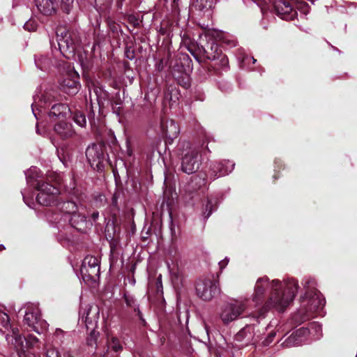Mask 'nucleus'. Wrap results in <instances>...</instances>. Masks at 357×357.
<instances>
[{
	"mask_svg": "<svg viewBox=\"0 0 357 357\" xmlns=\"http://www.w3.org/2000/svg\"><path fill=\"white\" fill-rule=\"evenodd\" d=\"M161 128L163 134L168 138L173 139L179 134L180 130L177 123L173 120H167L166 121H162Z\"/></svg>",
	"mask_w": 357,
	"mask_h": 357,
	"instance_id": "17",
	"label": "nucleus"
},
{
	"mask_svg": "<svg viewBox=\"0 0 357 357\" xmlns=\"http://www.w3.org/2000/svg\"><path fill=\"white\" fill-rule=\"evenodd\" d=\"M309 330L308 337L311 336V339L317 340L321 337V326L317 322L311 323L310 328H307Z\"/></svg>",
	"mask_w": 357,
	"mask_h": 357,
	"instance_id": "25",
	"label": "nucleus"
},
{
	"mask_svg": "<svg viewBox=\"0 0 357 357\" xmlns=\"http://www.w3.org/2000/svg\"><path fill=\"white\" fill-rule=\"evenodd\" d=\"M29 25H31V22H27L24 24V28L28 31H33L36 29L35 26H31V28H29Z\"/></svg>",
	"mask_w": 357,
	"mask_h": 357,
	"instance_id": "36",
	"label": "nucleus"
},
{
	"mask_svg": "<svg viewBox=\"0 0 357 357\" xmlns=\"http://www.w3.org/2000/svg\"><path fill=\"white\" fill-rule=\"evenodd\" d=\"M5 250V246L3 244H0V251Z\"/></svg>",
	"mask_w": 357,
	"mask_h": 357,
	"instance_id": "42",
	"label": "nucleus"
},
{
	"mask_svg": "<svg viewBox=\"0 0 357 357\" xmlns=\"http://www.w3.org/2000/svg\"><path fill=\"white\" fill-rule=\"evenodd\" d=\"M182 149L181 169L186 174H192L199 169L201 164L199 152L189 142H183Z\"/></svg>",
	"mask_w": 357,
	"mask_h": 357,
	"instance_id": "9",
	"label": "nucleus"
},
{
	"mask_svg": "<svg viewBox=\"0 0 357 357\" xmlns=\"http://www.w3.org/2000/svg\"><path fill=\"white\" fill-rule=\"evenodd\" d=\"M70 207L72 208V211L70 212L72 215L70 222L72 226L75 227V225L79 222H84L86 217L84 215L79 213V207L75 202L68 201V209Z\"/></svg>",
	"mask_w": 357,
	"mask_h": 357,
	"instance_id": "22",
	"label": "nucleus"
},
{
	"mask_svg": "<svg viewBox=\"0 0 357 357\" xmlns=\"http://www.w3.org/2000/svg\"><path fill=\"white\" fill-rule=\"evenodd\" d=\"M108 349H111L113 351L117 353L123 349V347L120 343L119 340L116 337H112L110 340L107 341Z\"/></svg>",
	"mask_w": 357,
	"mask_h": 357,
	"instance_id": "28",
	"label": "nucleus"
},
{
	"mask_svg": "<svg viewBox=\"0 0 357 357\" xmlns=\"http://www.w3.org/2000/svg\"><path fill=\"white\" fill-rule=\"evenodd\" d=\"M255 2H257L258 4L264 3L268 4L271 3V0H253Z\"/></svg>",
	"mask_w": 357,
	"mask_h": 357,
	"instance_id": "37",
	"label": "nucleus"
},
{
	"mask_svg": "<svg viewBox=\"0 0 357 357\" xmlns=\"http://www.w3.org/2000/svg\"><path fill=\"white\" fill-rule=\"evenodd\" d=\"M6 341L13 346L17 353H24L26 349L40 347L39 339L33 334H29L26 337L19 333L17 328H12V334H6Z\"/></svg>",
	"mask_w": 357,
	"mask_h": 357,
	"instance_id": "8",
	"label": "nucleus"
},
{
	"mask_svg": "<svg viewBox=\"0 0 357 357\" xmlns=\"http://www.w3.org/2000/svg\"><path fill=\"white\" fill-rule=\"evenodd\" d=\"M214 6V0H195L193 6L199 10H209Z\"/></svg>",
	"mask_w": 357,
	"mask_h": 357,
	"instance_id": "27",
	"label": "nucleus"
},
{
	"mask_svg": "<svg viewBox=\"0 0 357 357\" xmlns=\"http://www.w3.org/2000/svg\"><path fill=\"white\" fill-rule=\"evenodd\" d=\"M36 189L38 191L36 199L45 206H55L57 209H62L66 204L60 188L48 182L38 183Z\"/></svg>",
	"mask_w": 357,
	"mask_h": 357,
	"instance_id": "2",
	"label": "nucleus"
},
{
	"mask_svg": "<svg viewBox=\"0 0 357 357\" xmlns=\"http://www.w3.org/2000/svg\"><path fill=\"white\" fill-rule=\"evenodd\" d=\"M66 218L67 213L65 210H61V213H56L54 215V221L59 231L65 230Z\"/></svg>",
	"mask_w": 357,
	"mask_h": 357,
	"instance_id": "24",
	"label": "nucleus"
},
{
	"mask_svg": "<svg viewBox=\"0 0 357 357\" xmlns=\"http://www.w3.org/2000/svg\"><path fill=\"white\" fill-rule=\"evenodd\" d=\"M246 308V301L230 300L220 307L218 316L224 324H229L240 318Z\"/></svg>",
	"mask_w": 357,
	"mask_h": 357,
	"instance_id": "5",
	"label": "nucleus"
},
{
	"mask_svg": "<svg viewBox=\"0 0 357 357\" xmlns=\"http://www.w3.org/2000/svg\"><path fill=\"white\" fill-rule=\"evenodd\" d=\"M22 197H23V200L24 202V203L30 208H33V206L34 204V203L33 202V195H31V197H29V195L27 192L26 190H24L23 192H22Z\"/></svg>",
	"mask_w": 357,
	"mask_h": 357,
	"instance_id": "30",
	"label": "nucleus"
},
{
	"mask_svg": "<svg viewBox=\"0 0 357 357\" xmlns=\"http://www.w3.org/2000/svg\"><path fill=\"white\" fill-rule=\"evenodd\" d=\"M252 60H253V63L256 62V59H255L254 58H252Z\"/></svg>",
	"mask_w": 357,
	"mask_h": 357,
	"instance_id": "47",
	"label": "nucleus"
},
{
	"mask_svg": "<svg viewBox=\"0 0 357 357\" xmlns=\"http://www.w3.org/2000/svg\"><path fill=\"white\" fill-rule=\"evenodd\" d=\"M273 6L276 13L285 20H292L297 15L293 0H275Z\"/></svg>",
	"mask_w": 357,
	"mask_h": 357,
	"instance_id": "13",
	"label": "nucleus"
},
{
	"mask_svg": "<svg viewBox=\"0 0 357 357\" xmlns=\"http://www.w3.org/2000/svg\"><path fill=\"white\" fill-rule=\"evenodd\" d=\"M25 174L27 183L31 186L36 188L38 186V183L44 182L41 179L40 171L38 167H31L29 169L27 170Z\"/></svg>",
	"mask_w": 357,
	"mask_h": 357,
	"instance_id": "19",
	"label": "nucleus"
},
{
	"mask_svg": "<svg viewBox=\"0 0 357 357\" xmlns=\"http://www.w3.org/2000/svg\"><path fill=\"white\" fill-rule=\"evenodd\" d=\"M73 190H75L76 195H78V190H75V188H74Z\"/></svg>",
	"mask_w": 357,
	"mask_h": 357,
	"instance_id": "45",
	"label": "nucleus"
},
{
	"mask_svg": "<svg viewBox=\"0 0 357 357\" xmlns=\"http://www.w3.org/2000/svg\"><path fill=\"white\" fill-rule=\"evenodd\" d=\"M67 106L64 103L54 104L49 113L50 118L54 121L66 120Z\"/></svg>",
	"mask_w": 357,
	"mask_h": 357,
	"instance_id": "16",
	"label": "nucleus"
},
{
	"mask_svg": "<svg viewBox=\"0 0 357 357\" xmlns=\"http://www.w3.org/2000/svg\"><path fill=\"white\" fill-rule=\"evenodd\" d=\"M58 1H61V3L63 4L66 3V0H58Z\"/></svg>",
	"mask_w": 357,
	"mask_h": 357,
	"instance_id": "43",
	"label": "nucleus"
},
{
	"mask_svg": "<svg viewBox=\"0 0 357 357\" xmlns=\"http://www.w3.org/2000/svg\"><path fill=\"white\" fill-rule=\"evenodd\" d=\"M59 241L61 242V243H62L63 242V243H65L66 239H65V238H63V239L60 238V239H59Z\"/></svg>",
	"mask_w": 357,
	"mask_h": 357,
	"instance_id": "44",
	"label": "nucleus"
},
{
	"mask_svg": "<svg viewBox=\"0 0 357 357\" xmlns=\"http://www.w3.org/2000/svg\"><path fill=\"white\" fill-rule=\"evenodd\" d=\"M38 68L40 69H43V67H41V66H38Z\"/></svg>",
	"mask_w": 357,
	"mask_h": 357,
	"instance_id": "48",
	"label": "nucleus"
},
{
	"mask_svg": "<svg viewBox=\"0 0 357 357\" xmlns=\"http://www.w3.org/2000/svg\"><path fill=\"white\" fill-rule=\"evenodd\" d=\"M33 105H34V104L33 103V104L31 105V107H32V112H33V115L35 116V117H36V118H37L35 110H34V108H33Z\"/></svg>",
	"mask_w": 357,
	"mask_h": 357,
	"instance_id": "41",
	"label": "nucleus"
},
{
	"mask_svg": "<svg viewBox=\"0 0 357 357\" xmlns=\"http://www.w3.org/2000/svg\"><path fill=\"white\" fill-rule=\"evenodd\" d=\"M252 329V326H246L243 330H241L238 335H243L245 334L248 331H250Z\"/></svg>",
	"mask_w": 357,
	"mask_h": 357,
	"instance_id": "35",
	"label": "nucleus"
},
{
	"mask_svg": "<svg viewBox=\"0 0 357 357\" xmlns=\"http://www.w3.org/2000/svg\"><path fill=\"white\" fill-rule=\"evenodd\" d=\"M67 29L59 26L56 30V41L52 43V51L55 57L66 58L67 53Z\"/></svg>",
	"mask_w": 357,
	"mask_h": 357,
	"instance_id": "11",
	"label": "nucleus"
},
{
	"mask_svg": "<svg viewBox=\"0 0 357 357\" xmlns=\"http://www.w3.org/2000/svg\"><path fill=\"white\" fill-rule=\"evenodd\" d=\"M86 156L91 166L97 162L98 166L103 156L102 148L98 144H91L86 150Z\"/></svg>",
	"mask_w": 357,
	"mask_h": 357,
	"instance_id": "15",
	"label": "nucleus"
},
{
	"mask_svg": "<svg viewBox=\"0 0 357 357\" xmlns=\"http://www.w3.org/2000/svg\"><path fill=\"white\" fill-rule=\"evenodd\" d=\"M59 333H61L62 335H63L64 332H63V331H61V329L57 328V329L56 330V333L57 335H59Z\"/></svg>",
	"mask_w": 357,
	"mask_h": 357,
	"instance_id": "39",
	"label": "nucleus"
},
{
	"mask_svg": "<svg viewBox=\"0 0 357 357\" xmlns=\"http://www.w3.org/2000/svg\"><path fill=\"white\" fill-rule=\"evenodd\" d=\"M80 88L79 75L75 72L68 71V95L76 94Z\"/></svg>",
	"mask_w": 357,
	"mask_h": 357,
	"instance_id": "23",
	"label": "nucleus"
},
{
	"mask_svg": "<svg viewBox=\"0 0 357 357\" xmlns=\"http://www.w3.org/2000/svg\"><path fill=\"white\" fill-rule=\"evenodd\" d=\"M31 26H35V27H36V26H35V25H32V24H31V25H29V28H31Z\"/></svg>",
	"mask_w": 357,
	"mask_h": 357,
	"instance_id": "46",
	"label": "nucleus"
},
{
	"mask_svg": "<svg viewBox=\"0 0 357 357\" xmlns=\"http://www.w3.org/2000/svg\"><path fill=\"white\" fill-rule=\"evenodd\" d=\"M206 211H208L206 215V218H208L212 213V204L211 202L208 199L207 200V204L206 205Z\"/></svg>",
	"mask_w": 357,
	"mask_h": 357,
	"instance_id": "33",
	"label": "nucleus"
},
{
	"mask_svg": "<svg viewBox=\"0 0 357 357\" xmlns=\"http://www.w3.org/2000/svg\"><path fill=\"white\" fill-rule=\"evenodd\" d=\"M54 134L52 142L56 149V153L60 161L66 165L67 162V123L66 120L54 121Z\"/></svg>",
	"mask_w": 357,
	"mask_h": 357,
	"instance_id": "7",
	"label": "nucleus"
},
{
	"mask_svg": "<svg viewBox=\"0 0 357 357\" xmlns=\"http://www.w3.org/2000/svg\"><path fill=\"white\" fill-rule=\"evenodd\" d=\"M125 302L128 306H132L135 304V298L132 296L125 294L124 296Z\"/></svg>",
	"mask_w": 357,
	"mask_h": 357,
	"instance_id": "31",
	"label": "nucleus"
},
{
	"mask_svg": "<svg viewBox=\"0 0 357 357\" xmlns=\"http://www.w3.org/2000/svg\"><path fill=\"white\" fill-rule=\"evenodd\" d=\"M196 293L200 298L208 301L219 294V288L211 280H200L196 284Z\"/></svg>",
	"mask_w": 357,
	"mask_h": 357,
	"instance_id": "12",
	"label": "nucleus"
},
{
	"mask_svg": "<svg viewBox=\"0 0 357 357\" xmlns=\"http://www.w3.org/2000/svg\"><path fill=\"white\" fill-rule=\"evenodd\" d=\"M74 121L81 127L86 124V118L84 115L81 113H77L73 116Z\"/></svg>",
	"mask_w": 357,
	"mask_h": 357,
	"instance_id": "29",
	"label": "nucleus"
},
{
	"mask_svg": "<svg viewBox=\"0 0 357 357\" xmlns=\"http://www.w3.org/2000/svg\"><path fill=\"white\" fill-rule=\"evenodd\" d=\"M26 310L24 322L34 332L41 334L46 331L49 324L42 318L41 311L38 303H28L25 305Z\"/></svg>",
	"mask_w": 357,
	"mask_h": 357,
	"instance_id": "6",
	"label": "nucleus"
},
{
	"mask_svg": "<svg viewBox=\"0 0 357 357\" xmlns=\"http://www.w3.org/2000/svg\"><path fill=\"white\" fill-rule=\"evenodd\" d=\"M100 262L97 257L86 256L80 268V273L84 280L96 281L100 275Z\"/></svg>",
	"mask_w": 357,
	"mask_h": 357,
	"instance_id": "10",
	"label": "nucleus"
},
{
	"mask_svg": "<svg viewBox=\"0 0 357 357\" xmlns=\"http://www.w3.org/2000/svg\"><path fill=\"white\" fill-rule=\"evenodd\" d=\"M298 289V283L294 279L269 280L267 276L257 279L252 301L261 303L264 298L265 292H268V299L265 303L266 308H275L279 312H283L293 301Z\"/></svg>",
	"mask_w": 357,
	"mask_h": 357,
	"instance_id": "1",
	"label": "nucleus"
},
{
	"mask_svg": "<svg viewBox=\"0 0 357 357\" xmlns=\"http://www.w3.org/2000/svg\"><path fill=\"white\" fill-rule=\"evenodd\" d=\"M10 317L5 312L3 306L0 305V331L3 333L9 332L8 334H12V328Z\"/></svg>",
	"mask_w": 357,
	"mask_h": 357,
	"instance_id": "21",
	"label": "nucleus"
},
{
	"mask_svg": "<svg viewBox=\"0 0 357 357\" xmlns=\"http://www.w3.org/2000/svg\"><path fill=\"white\" fill-rule=\"evenodd\" d=\"M221 61L223 65H225L227 63V59L224 56L222 59H221Z\"/></svg>",
	"mask_w": 357,
	"mask_h": 357,
	"instance_id": "38",
	"label": "nucleus"
},
{
	"mask_svg": "<svg viewBox=\"0 0 357 357\" xmlns=\"http://www.w3.org/2000/svg\"><path fill=\"white\" fill-rule=\"evenodd\" d=\"M234 164L227 160L214 164L212 167V172L215 177H220L230 173L234 169Z\"/></svg>",
	"mask_w": 357,
	"mask_h": 357,
	"instance_id": "18",
	"label": "nucleus"
},
{
	"mask_svg": "<svg viewBox=\"0 0 357 357\" xmlns=\"http://www.w3.org/2000/svg\"><path fill=\"white\" fill-rule=\"evenodd\" d=\"M229 263V258L225 257L223 260L219 262V266L221 269H223Z\"/></svg>",
	"mask_w": 357,
	"mask_h": 357,
	"instance_id": "34",
	"label": "nucleus"
},
{
	"mask_svg": "<svg viewBox=\"0 0 357 357\" xmlns=\"http://www.w3.org/2000/svg\"><path fill=\"white\" fill-rule=\"evenodd\" d=\"M200 52L203 54V55L209 60H215L217 59V55L218 54V45L214 43L211 44V51H208L205 47H202L200 50Z\"/></svg>",
	"mask_w": 357,
	"mask_h": 357,
	"instance_id": "26",
	"label": "nucleus"
},
{
	"mask_svg": "<svg viewBox=\"0 0 357 357\" xmlns=\"http://www.w3.org/2000/svg\"><path fill=\"white\" fill-rule=\"evenodd\" d=\"M303 287L305 294L301 298V307L306 314L305 319H307L311 314L322 309L325 301L320 292L316 289L315 281L313 279H305Z\"/></svg>",
	"mask_w": 357,
	"mask_h": 357,
	"instance_id": "3",
	"label": "nucleus"
},
{
	"mask_svg": "<svg viewBox=\"0 0 357 357\" xmlns=\"http://www.w3.org/2000/svg\"><path fill=\"white\" fill-rule=\"evenodd\" d=\"M98 213H93L92 214V218H93V220L97 219V218H98Z\"/></svg>",
	"mask_w": 357,
	"mask_h": 357,
	"instance_id": "40",
	"label": "nucleus"
},
{
	"mask_svg": "<svg viewBox=\"0 0 357 357\" xmlns=\"http://www.w3.org/2000/svg\"><path fill=\"white\" fill-rule=\"evenodd\" d=\"M100 317V308L96 304L82 305L79 311V319L85 324L88 329H91L90 337L87 340L89 345L96 342L98 332L94 329L98 325Z\"/></svg>",
	"mask_w": 357,
	"mask_h": 357,
	"instance_id": "4",
	"label": "nucleus"
},
{
	"mask_svg": "<svg viewBox=\"0 0 357 357\" xmlns=\"http://www.w3.org/2000/svg\"><path fill=\"white\" fill-rule=\"evenodd\" d=\"M309 330L302 327L294 331L282 343L284 347L300 346L308 340Z\"/></svg>",
	"mask_w": 357,
	"mask_h": 357,
	"instance_id": "14",
	"label": "nucleus"
},
{
	"mask_svg": "<svg viewBox=\"0 0 357 357\" xmlns=\"http://www.w3.org/2000/svg\"><path fill=\"white\" fill-rule=\"evenodd\" d=\"M34 3L38 11L44 15H52L55 11L52 0H34Z\"/></svg>",
	"mask_w": 357,
	"mask_h": 357,
	"instance_id": "20",
	"label": "nucleus"
},
{
	"mask_svg": "<svg viewBox=\"0 0 357 357\" xmlns=\"http://www.w3.org/2000/svg\"><path fill=\"white\" fill-rule=\"evenodd\" d=\"M275 335V333H271L268 337L264 341V345H268L271 342H272L273 337Z\"/></svg>",
	"mask_w": 357,
	"mask_h": 357,
	"instance_id": "32",
	"label": "nucleus"
}]
</instances>
